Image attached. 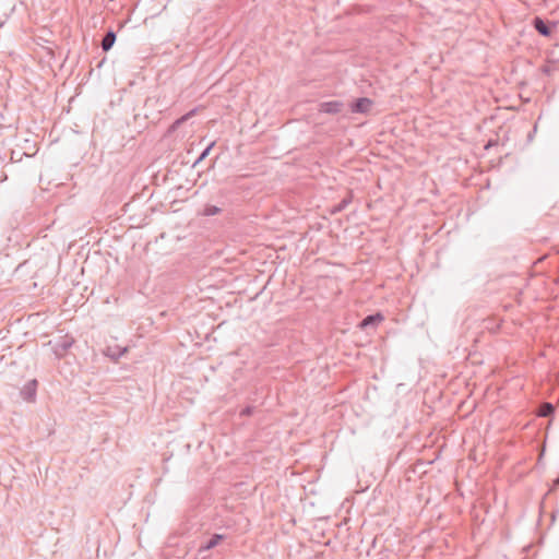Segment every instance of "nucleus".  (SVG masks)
<instances>
[{"instance_id": "1a4fd4ad", "label": "nucleus", "mask_w": 559, "mask_h": 559, "mask_svg": "<svg viewBox=\"0 0 559 559\" xmlns=\"http://www.w3.org/2000/svg\"><path fill=\"white\" fill-rule=\"evenodd\" d=\"M221 209L215 206V205H205L204 210H203V215L205 216H213V215H217L221 213Z\"/></svg>"}, {"instance_id": "6e6552de", "label": "nucleus", "mask_w": 559, "mask_h": 559, "mask_svg": "<svg viewBox=\"0 0 559 559\" xmlns=\"http://www.w3.org/2000/svg\"><path fill=\"white\" fill-rule=\"evenodd\" d=\"M555 411V407L550 403H544L540 405L538 411V416L540 417H548L550 416Z\"/></svg>"}, {"instance_id": "9d476101", "label": "nucleus", "mask_w": 559, "mask_h": 559, "mask_svg": "<svg viewBox=\"0 0 559 559\" xmlns=\"http://www.w3.org/2000/svg\"><path fill=\"white\" fill-rule=\"evenodd\" d=\"M222 539H223V536H222V535H218V534L213 535V536L211 537V539L207 542V544H206L205 548H206V549H212V548L216 547V546L219 544V542H221Z\"/></svg>"}, {"instance_id": "4468645a", "label": "nucleus", "mask_w": 559, "mask_h": 559, "mask_svg": "<svg viewBox=\"0 0 559 559\" xmlns=\"http://www.w3.org/2000/svg\"><path fill=\"white\" fill-rule=\"evenodd\" d=\"M243 413H246V414H250V408H246V409L243 411Z\"/></svg>"}, {"instance_id": "423d86ee", "label": "nucleus", "mask_w": 559, "mask_h": 559, "mask_svg": "<svg viewBox=\"0 0 559 559\" xmlns=\"http://www.w3.org/2000/svg\"><path fill=\"white\" fill-rule=\"evenodd\" d=\"M342 104L338 102H328L320 105V110L330 114H336L341 111Z\"/></svg>"}, {"instance_id": "7ed1b4c3", "label": "nucleus", "mask_w": 559, "mask_h": 559, "mask_svg": "<svg viewBox=\"0 0 559 559\" xmlns=\"http://www.w3.org/2000/svg\"><path fill=\"white\" fill-rule=\"evenodd\" d=\"M72 344H73L72 338H70L68 336L61 337V340L59 342H57L53 346L55 355L58 358L62 357L68 352V349L72 346Z\"/></svg>"}, {"instance_id": "9b49d317", "label": "nucleus", "mask_w": 559, "mask_h": 559, "mask_svg": "<svg viewBox=\"0 0 559 559\" xmlns=\"http://www.w3.org/2000/svg\"><path fill=\"white\" fill-rule=\"evenodd\" d=\"M215 145V142H212L202 153L201 155L199 156V158L195 160L194 165L199 164L201 160H203L210 153V151L213 148V146Z\"/></svg>"}, {"instance_id": "39448f33", "label": "nucleus", "mask_w": 559, "mask_h": 559, "mask_svg": "<svg viewBox=\"0 0 559 559\" xmlns=\"http://www.w3.org/2000/svg\"><path fill=\"white\" fill-rule=\"evenodd\" d=\"M115 41H116V33L114 31H108L102 39V44H100L102 49L104 51L110 50L111 47L114 46Z\"/></svg>"}, {"instance_id": "0eeeda50", "label": "nucleus", "mask_w": 559, "mask_h": 559, "mask_svg": "<svg viewBox=\"0 0 559 559\" xmlns=\"http://www.w3.org/2000/svg\"><path fill=\"white\" fill-rule=\"evenodd\" d=\"M534 27L542 35L548 36L550 34L549 27L539 17L534 20Z\"/></svg>"}, {"instance_id": "f257e3e1", "label": "nucleus", "mask_w": 559, "mask_h": 559, "mask_svg": "<svg viewBox=\"0 0 559 559\" xmlns=\"http://www.w3.org/2000/svg\"><path fill=\"white\" fill-rule=\"evenodd\" d=\"M372 104L373 103L370 98L361 97V98L356 99L352 104L350 110L353 112L367 114L370 111Z\"/></svg>"}, {"instance_id": "f8f14e48", "label": "nucleus", "mask_w": 559, "mask_h": 559, "mask_svg": "<svg viewBox=\"0 0 559 559\" xmlns=\"http://www.w3.org/2000/svg\"><path fill=\"white\" fill-rule=\"evenodd\" d=\"M349 202H350V198L344 199L342 201V203L338 205V207L336 209V211H342Z\"/></svg>"}, {"instance_id": "20e7f679", "label": "nucleus", "mask_w": 559, "mask_h": 559, "mask_svg": "<svg viewBox=\"0 0 559 559\" xmlns=\"http://www.w3.org/2000/svg\"><path fill=\"white\" fill-rule=\"evenodd\" d=\"M383 320H384V317L381 313L371 314V316L366 317L359 323V328L364 330V329L368 328L369 325H377V324L381 323Z\"/></svg>"}, {"instance_id": "f03ea898", "label": "nucleus", "mask_w": 559, "mask_h": 559, "mask_svg": "<svg viewBox=\"0 0 559 559\" xmlns=\"http://www.w3.org/2000/svg\"><path fill=\"white\" fill-rule=\"evenodd\" d=\"M37 384H38L37 380L34 379V380L28 381L23 386V389L21 390V395H22L23 400H25L27 402H33L35 400Z\"/></svg>"}, {"instance_id": "ddd939ff", "label": "nucleus", "mask_w": 559, "mask_h": 559, "mask_svg": "<svg viewBox=\"0 0 559 559\" xmlns=\"http://www.w3.org/2000/svg\"><path fill=\"white\" fill-rule=\"evenodd\" d=\"M191 115H192V112H190V114H188V115L183 116L180 120H177V121H176V123H180L181 121L186 120V119H187L189 116H191Z\"/></svg>"}]
</instances>
